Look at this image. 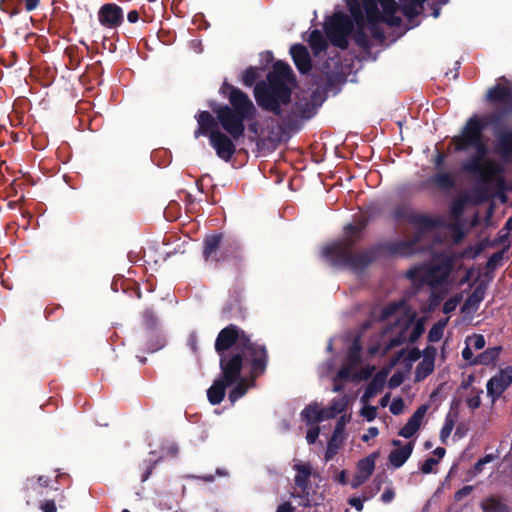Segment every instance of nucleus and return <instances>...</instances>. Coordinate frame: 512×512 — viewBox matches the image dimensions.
I'll return each instance as SVG.
<instances>
[{"mask_svg":"<svg viewBox=\"0 0 512 512\" xmlns=\"http://www.w3.org/2000/svg\"><path fill=\"white\" fill-rule=\"evenodd\" d=\"M499 153L503 157L512 155V130L502 131L496 134Z\"/></svg>","mask_w":512,"mask_h":512,"instance_id":"412c9836","label":"nucleus"},{"mask_svg":"<svg viewBox=\"0 0 512 512\" xmlns=\"http://www.w3.org/2000/svg\"><path fill=\"white\" fill-rule=\"evenodd\" d=\"M223 235L221 233L210 234L205 236L203 240V258L205 261H213L221 263L230 257L238 258L239 246L236 244H228L221 247Z\"/></svg>","mask_w":512,"mask_h":512,"instance_id":"6e6552de","label":"nucleus"},{"mask_svg":"<svg viewBox=\"0 0 512 512\" xmlns=\"http://www.w3.org/2000/svg\"><path fill=\"white\" fill-rule=\"evenodd\" d=\"M436 354H437L436 348L434 346L428 345L423 350V356H424L423 361H431L432 363H434Z\"/></svg>","mask_w":512,"mask_h":512,"instance_id":"8fccbe9b","label":"nucleus"},{"mask_svg":"<svg viewBox=\"0 0 512 512\" xmlns=\"http://www.w3.org/2000/svg\"><path fill=\"white\" fill-rule=\"evenodd\" d=\"M379 20H374L373 22H368L369 30L374 39L383 41L385 39V34L383 29L378 24Z\"/></svg>","mask_w":512,"mask_h":512,"instance_id":"79ce46f5","label":"nucleus"},{"mask_svg":"<svg viewBox=\"0 0 512 512\" xmlns=\"http://www.w3.org/2000/svg\"><path fill=\"white\" fill-rule=\"evenodd\" d=\"M363 9L366 13L367 21L373 22L374 20H380V12L377 6L376 0H362Z\"/></svg>","mask_w":512,"mask_h":512,"instance_id":"7c9ffc66","label":"nucleus"},{"mask_svg":"<svg viewBox=\"0 0 512 512\" xmlns=\"http://www.w3.org/2000/svg\"><path fill=\"white\" fill-rule=\"evenodd\" d=\"M434 370V363L431 361H422L416 369V376L417 378L420 377H427L430 375Z\"/></svg>","mask_w":512,"mask_h":512,"instance_id":"a19ab883","label":"nucleus"},{"mask_svg":"<svg viewBox=\"0 0 512 512\" xmlns=\"http://www.w3.org/2000/svg\"><path fill=\"white\" fill-rule=\"evenodd\" d=\"M363 226L348 224V235L322 249V257L337 268L362 271L379 257H408L416 254L420 236L409 240L383 241L376 245L353 252L354 246L362 237Z\"/></svg>","mask_w":512,"mask_h":512,"instance_id":"f03ea898","label":"nucleus"},{"mask_svg":"<svg viewBox=\"0 0 512 512\" xmlns=\"http://www.w3.org/2000/svg\"><path fill=\"white\" fill-rule=\"evenodd\" d=\"M458 302H459L458 298L448 299L443 305V312L445 314H449V313L453 312L456 309Z\"/></svg>","mask_w":512,"mask_h":512,"instance_id":"864d4df0","label":"nucleus"},{"mask_svg":"<svg viewBox=\"0 0 512 512\" xmlns=\"http://www.w3.org/2000/svg\"><path fill=\"white\" fill-rule=\"evenodd\" d=\"M258 76V69L256 67H249L242 74V83L247 87H251L255 84Z\"/></svg>","mask_w":512,"mask_h":512,"instance_id":"e433bc0d","label":"nucleus"},{"mask_svg":"<svg viewBox=\"0 0 512 512\" xmlns=\"http://www.w3.org/2000/svg\"><path fill=\"white\" fill-rule=\"evenodd\" d=\"M512 383V366L501 369L499 373L491 377L486 385L487 394L494 403Z\"/></svg>","mask_w":512,"mask_h":512,"instance_id":"f8f14e48","label":"nucleus"},{"mask_svg":"<svg viewBox=\"0 0 512 512\" xmlns=\"http://www.w3.org/2000/svg\"><path fill=\"white\" fill-rule=\"evenodd\" d=\"M41 509L43 512H56V506H55L54 502H52V501L45 502L42 505Z\"/></svg>","mask_w":512,"mask_h":512,"instance_id":"774afa93","label":"nucleus"},{"mask_svg":"<svg viewBox=\"0 0 512 512\" xmlns=\"http://www.w3.org/2000/svg\"><path fill=\"white\" fill-rule=\"evenodd\" d=\"M509 115H512V111H508L507 107H504L501 110H497L486 115L483 123L486 124V127L491 126L495 131H497L502 127L505 118Z\"/></svg>","mask_w":512,"mask_h":512,"instance_id":"aec40b11","label":"nucleus"},{"mask_svg":"<svg viewBox=\"0 0 512 512\" xmlns=\"http://www.w3.org/2000/svg\"><path fill=\"white\" fill-rule=\"evenodd\" d=\"M356 365H352L348 362L343 364L336 374V379L348 380L352 376V370Z\"/></svg>","mask_w":512,"mask_h":512,"instance_id":"c03bdc74","label":"nucleus"},{"mask_svg":"<svg viewBox=\"0 0 512 512\" xmlns=\"http://www.w3.org/2000/svg\"><path fill=\"white\" fill-rule=\"evenodd\" d=\"M481 393H483V391H480L476 395H472V396L468 397L467 404L470 408L476 409V408L480 407V405H481L480 394Z\"/></svg>","mask_w":512,"mask_h":512,"instance_id":"5fc2aeb1","label":"nucleus"},{"mask_svg":"<svg viewBox=\"0 0 512 512\" xmlns=\"http://www.w3.org/2000/svg\"><path fill=\"white\" fill-rule=\"evenodd\" d=\"M392 445L395 449L389 454V463L395 468H400L410 457L414 447L413 442L402 445L399 440H393Z\"/></svg>","mask_w":512,"mask_h":512,"instance_id":"dca6fc26","label":"nucleus"},{"mask_svg":"<svg viewBox=\"0 0 512 512\" xmlns=\"http://www.w3.org/2000/svg\"><path fill=\"white\" fill-rule=\"evenodd\" d=\"M482 250V245H479L478 247L468 246L460 253V256L462 258L474 259L482 252Z\"/></svg>","mask_w":512,"mask_h":512,"instance_id":"49530a36","label":"nucleus"},{"mask_svg":"<svg viewBox=\"0 0 512 512\" xmlns=\"http://www.w3.org/2000/svg\"><path fill=\"white\" fill-rule=\"evenodd\" d=\"M300 416H327L325 414L324 408L320 406L317 402H313L309 405H307L302 412L300 413Z\"/></svg>","mask_w":512,"mask_h":512,"instance_id":"4c0bfd02","label":"nucleus"},{"mask_svg":"<svg viewBox=\"0 0 512 512\" xmlns=\"http://www.w3.org/2000/svg\"><path fill=\"white\" fill-rule=\"evenodd\" d=\"M405 306L404 300L393 301L388 303L383 307L380 316L378 317V321L383 322L390 319L392 316L396 315L400 310H402Z\"/></svg>","mask_w":512,"mask_h":512,"instance_id":"b1692460","label":"nucleus"},{"mask_svg":"<svg viewBox=\"0 0 512 512\" xmlns=\"http://www.w3.org/2000/svg\"><path fill=\"white\" fill-rule=\"evenodd\" d=\"M361 349L362 347L359 338H355L348 349L346 362L352 365H357L361 360Z\"/></svg>","mask_w":512,"mask_h":512,"instance_id":"a878e982","label":"nucleus"},{"mask_svg":"<svg viewBox=\"0 0 512 512\" xmlns=\"http://www.w3.org/2000/svg\"><path fill=\"white\" fill-rule=\"evenodd\" d=\"M402 383V375L394 374L389 380V386L391 388L397 387Z\"/></svg>","mask_w":512,"mask_h":512,"instance_id":"0e129e2a","label":"nucleus"},{"mask_svg":"<svg viewBox=\"0 0 512 512\" xmlns=\"http://www.w3.org/2000/svg\"><path fill=\"white\" fill-rule=\"evenodd\" d=\"M381 385H379L376 381H372L366 388L365 396H371L380 391Z\"/></svg>","mask_w":512,"mask_h":512,"instance_id":"13d9d810","label":"nucleus"},{"mask_svg":"<svg viewBox=\"0 0 512 512\" xmlns=\"http://www.w3.org/2000/svg\"><path fill=\"white\" fill-rule=\"evenodd\" d=\"M234 384H235V387L229 393V400L232 403H234L235 401L240 399L242 396H244L248 390V381L246 378L242 377L241 374H240V379Z\"/></svg>","mask_w":512,"mask_h":512,"instance_id":"393cba45","label":"nucleus"},{"mask_svg":"<svg viewBox=\"0 0 512 512\" xmlns=\"http://www.w3.org/2000/svg\"><path fill=\"white\" fill-rule=\"evenodd\" d=\"M347 6L357 26H364V15L358 0H347Z\"/></svg>","mask_w":512,"mask_h":512,"instance_id":"bb28decb","label":"nucleus"},{"mask_svg":"<svg viewBox=\"0 0 512 512\" xmlns=\"http://www.w3.org/2000/svg\"><path fill=\"white\" fill-rule=\"evenodd\" d=\"M346 406L347 402L344 399L335 400L328 408H324V411L326 415L337 416L345 411Z\"/></svg>","mask_w":512,"mask_h":512,"instance_id":"c9c22d12","label":"nucleus"},{"mask_svg":"<svg viewBox=\"0 0 512 512\" xmlns=\"http://www.w3.org/2000/svg\"><path fill=\"white\" fill-rule=\"evenodd\" d=\"M290 54L298 71L302 74L308 73L312 68V61L308 49L300 43L290 48Z\"/></svg>","mask_w":512,"mask_h":512,"instance_id":"4468645a","label":"nucleus"},{"mask_svg":"<svg viewBox=\"0 0 512 512\" xmlns=\"http://www.w3.org/2000/svg\"><path fill=\"white\" fill-rule=\"evenodd\" d=\"M353 40L354 42L363 50H369L371 47V43L368 35L364 30V26H357L356 30H353Z\"/></svg>","mask_w":512,"mask_h":512,"instance_id":"c85d7f7f","label":"nucleus"},{"mask_svg":"<svg viewBox=\"0 0 512 512\" xmlns=\"http://www.w3.org/2000/svg\"><path fill=\"white\" fill-rule=\"evenodd\" d=\"M450 274V265H433L431 267L414 266L406 272V277L412 282L415 292L423 286L437 288L446 282Z\"/></svg>","mask_w":512,"mask_h":512,"instance_id":"423d86ee","label":"nucleus"},{"mask_svg":"<svg viewBox=\"0 0 512 512\" xmlns=\"http://www.w3.org/2000/svg\"><path fill=\"white\" fill-rule=\"evenodd\" d=\"M420 428L418 418H411L408 423L399 431V435L404 438L412 437Z\"/></svg>","mask_w":512,"mask_h":512,"instance_id":"72a5a7b5","label":"nucleus"},{"mask_svg":"<svg viewBox=\"0 0 512 512\" xmlns=\"http://www.w3.org/2000/svg\"><path fill=\"white\" fill-rule=\"evenodd\" d=\"M309 45L314 55H319L321 52L326 51L328 43L324 35L319 30H313L309 36Z\"/></svg>","mask_w":512,"mask_h":512,"instance_id":"4be33fe9","label":"nucleus"},{"mask_svg":"<svg viewBox=\"0 0 512 512\" xmlns=\"http://www.w3.org/2000/svg\"><path fill=\"white\" fill-rule=\"evenodd\" d=\"M456 425V419L455 418H448L445 421V424L443 425L440 433V439L443 443H446L448 437L451 435L452 430H454Z\"/></svg>","mask_w":512,"mask_h":512,"instance_id":"58836bf2","label":"nucleus"},{"mask_svg":"<svg viewBox=\"0 0 512 512\" xmlns=\"http://www.w3.org/2000/svg\"><path fill=\"white\" fill-rule=\"evenodd\" d=\"M424 331H425V324H424L423 319L417 320V322L415 323V325L410 333L409 342L411 344L415 343L420 338V336L424 333Z\"/></svg>","mask_w":512,"mask_h":512,"instance_id":"ea45409f","label":"nucleus"},{"mask_svg":"<svg viewBox=\"0 0 512 512\" xmlns=\"http://www.w3.org/2000/svg\"><path fill=\"white\" fill-rule=\"evenodd\" d=\"M100 25L106 29H117L124 22V11L116 3L103 4L97 13Z\"/></svg>","mask_w":512,"mask_h":512,"instance_id":"9d476101","label":"nucleus"},{"mask_svg":"<svg viewBox=\"0 0 512 512\" xmlns=\"http://www.w3.org/2000/svg\"><path fill=\"white\" fill-rule=\"evenodd\" d=\"M445 159H446L445 153H443L441 151H437L435 158H434L435 167H437V168L442 167L445 162Z\"/></svg>","mask_w":512,"mask_h":512,"instance_id":"680f3d73","label":"nucleus"},{"mask_svg":"<svg viewBox=\"0 0 512 512\" xmlns=\"http://www.w3.org/2000/svg\"><path fill=\"white\" fill-rule=\"evenodd\" d=\"M296 81L290 65L278 60L267 74V81H261L254 88L257 104L265 111L282 119V106L291 102L292 90L289 84Z\"/></svg>","mask_w":512,"mask_h":512,"instance_id":"39448f33","label":"nucleus"},{"mask_svg":"<svg viewBox=\"0 0 512 512\" xmlns=\"http://www.w3.org/2000/svg\"><path fill=\"white\" fill-rule=\"evenodd\" d=\"M219 93L228 99L229 104L211 107L225 133L214 132L210 144L220 159L229 162L236 152L233 140L244 136L245 121H253L257 109L245 92L227 81L222 83Z\"/></svg>","mask_w":512,"mask_h":512,"instance_id":"7ed1b4c3","label":"nucleus"},{"mask_svg":"<svg viewBox=\"0 0 512 512\" xmlns=\"http://www.w3.org/2000/svg\"><path fill=\"white\" fill-rule=\"evenodd\" d=\"M393 219L398 223H408L422 229H433L437 227L438 221L426 214L416 212L408 204H400L392 211Z\"/></svg>","mask_w":512,"mask_h":512,"instance_id":"1a4fd4ad","label":"nucleus"},{"mask_svg":"<svg viewBox=\"0 0 512 512\" xmlns=\"http://www.w3.org/2000/svg\"><path fill=\"white\" fill-rule=\"evenodd\" d=\"M445 326V321H438L435 323L428 332V341L431 343L440 341L443 337Z\"/></svg>","mask_w":512,"mask_h":512,"instance_id":"473e14b6","label":"nucleus"},{"mask_svg":"<svg viewBox=\"0 0 512 512\" xmlns=\"http://www.w3.org/2000/svg\"><path fill=\"white\" fill-rule=\"evenodd\" d=\"M336 435L331 439L330 443L328 444L327 451L325 458L326 460H329L333 457V455L336 453L337 446L335 445Z\"/></svg>","mask_w":512,"mask_h":512,"instance_id":"4d7b16f0","label":"nucleus"},{"mask_svg":"<svg viewBox=\"0 0 512 512\" xmlns=\"http://www.w3.org/2000/svg\"><path fill=\"white\" fill-rule=\"evenodd\" d=\"M437 463H438V460H436V459H434V458H429V459H427V460L423 463V465H422V467H421L422 472H423V473H425V474H428V473L432 472V471H433L434 466H435V465H437Z\"/></svg>","mask_w":512,"mask_h":512,"instance_id":"6e6d98bb","label":"nucleus"},{"mask_svg":"<svg viewBox=\"0 0 512 512\" xmlns=\"http://www.w3.org/2000/svg\"><path fill=\"white\" fill-rule=\"evenodd\" d=\"M319 432H320L319 426L315 423H311L310 427L307 431V435H306V439L309 444H312L316 441V439L319 435Z\"/></svg>","mask_w":512,"mask_h":512,"instance_id":"de8ad7c7","label":"nucleus"},{"mask_svg":"<svg viewBox=\"0 0 512 512\" xmlns=\"http://www.w3.org/2000/svg\"><path fill=\"white\" fill-rule=\"evenodd\" d=\"M404 2L402 12L409 19L416 18L420 15L422 8L415 4L412 0H402Z\"/></svg>","mask_w":512,"mask_h":512,"instance_id":"f704fd0d","label":"nucleus"},{"mask_svg":"<svg viewBox=\"0 0 512 512\" xmlns=\"http://www.w3.org/2000/svg\"><path fill=\"white\" fill-rule=\"evenodd\" d=\"M470 201L468 195L459 196L456 198L450 207V213L454 218H459L464 213L467 203Z\"/></svg>","mask_w":512,"mask_h":512,"instance_id":"c756f323","label":"nucleus"},{"mask_svg":"<svg viewBox=\"0 0 512 512\" xmlns=\"http://www.w3.org/2000/svg\"><path fill=\"white\" fill-rule=\"evenodd\" d=\"M486 124L478 116L470 117L461 130V134L453 137L452 144L455 151L462 152L473 147L476 154L462 164L464 172L477 176L483 185L476 189L477 200L482 202L487 198V184L498 179L503 173L502 166L494 160H484L488 149L483 140Z\"/></svg>","mask_w":512,"mask_h":512,"instance_id":"20e7f679","label":"nucleus"},{"mask_svg":"<svg viewBox=\"0 0 512 512\" xmlns=\"http://www.w3.org/2000/svg\"><path fill=\"white\" fill-rule=\"evenodd\" d=\"M501 351V346L488 348L473 359L472 365H491L499 358Z\"/></svg>","mask_w":512,"mask_h":512,"instance_id":"6ab92c4d","label":"nucleus"},{"mask_svg":"<svg viewBox=\"0 0 512 512\" xmlns=\"http://www.w3.org/2000/svg\"><path fill=\"white\" fill-rule=\"evenodd\" d=\"M360 416H377V408L374 406L364 407L360 412Z\"/></svg>","mask_w":512,"mask_h":512,"instance_id":"e2e57ef3","label":"nucleus"},{"mask_svg":"<svg viewBox=\"0 0 512 512\" xmlns=\"http://www.w3.org/2000/svg\"><path fill=\"white\" fill-rule=\"evenodd\" d=\"M195 119L197 121L198 127L194 131V137L198 139L200 136H208L211 139V135L214 132H220L219 130V121L213 117V115L208 111H200Z\"/></svg>","mask_w":512,"mask_h":512,"instance_id":"ddd939ff","label":"nucleus"},{"mask_svg":"<svg viewBox=\"0 0 512 512\" xmlns=\"http://www.w3.org/2000/svg\"><path fill=\"white\" fill-rule=\"evenodd\" d=\"M485 292V285L483 283L479 284L466 299L462 310H472L474 312L477 311L480 303L484 300Z\"/></svg>","mask_w":512,"mask_h":512,"instance_id":"a211bd4d","label":"nucleus"},{"mask_svg":"<svg viewBox=\"0 0 512 512\" xmlns=\"http://www.w3.org/2000/svg\"><path fill=\"white\" fill-rule=\"evenodd\" d=\"M390 412L394 415H399L403 412L404 409V401L402 398H396L392 401L390 405Z\"/></svg>","mask_w":512,"mask_h":512,"instance_id":"09e8293b","label":"nucleus"},{"mask_svg":"<svg viewBox=\"0 0 512 512\" xmlns=\"http://www.w3.org/2000/svg\"><path fill=\"white\" fill-rule=\"evenodd\" d=\"M421 357V352L418 348H412L408 353V359L410 361H417Z\"/></svg>","mask_w":512,"mask_h":512,"instance_id":"69168bd1","label":"nucleus"},{"mask_svg":"<svg viewBox=\"0 0 512 512\" xmlns=\"http://www.w3.org/2000/svg\"><path fill=\"white\" fill-rule=\"evenodd\" d=\"M376 454H372L359 461L357 472L351 481V486L357 488L372 475L375 468Z\"/></svg>","mask_w":512,"mask_h":512,"instance_id":"2eb2a0df","label":"nucleus"},{"mask_svg":"<svg viewBox=\"0 0 512 512\" xmlns=\"http://www.w3.org/2000/svg\"><path fill=\"white\" fill-rule=\"evenodd\" d=\"M433 183L442 190H450L455 186L453 177L446 172L438 173L432 178Z\"/></svg>","mask_w":512,"mask_h":512,"instance_id":"cd10ccee","label":"nucleus"},{"mask_svg":"<svg viewBox=\"0 0 512 512\" xmlns=\"http://www.w3.org/2000/svg\"><path fill=\"white\" fill-rule=\"evenodd\" d=\"M143 326L147 331L153 332L158 325V318L151 308H147L142 313Z\"/></svg>","mask_w":512,"mask_h":512,"instance_id":"2f4dec72","label":"nucleus"},{"mask_svg":"<svg viewBox=\"0 0 512 512\" xmlns=\"http://www.w3.org/2000/svg\"><path fill=\"white\" fill-rule=\"evenodd\" d=\"M24 3V8L27 12L34 11L38 8L40 4V0H22Z\"/></svg>","mask_w":512,"mask_h":512,"instance_id":"bf43d9fd","label":"nucleus"},{"mask_svg":"<svg viewBox=\"0 0 512 512\" xmlns=\"http://www.w3.org/2000/svg\"><path fill=\"white\" fill-rule=\"evenodd\" d=\"M455 419H456V425L454 428V430H455L454 437H456L457 439H460L466 434L468 428L461 421H459L458 418H455Z\"/></svg>","mask_w":512,"mask_h":512,"instance_id":"603ef678","label":"nucleus"},{"mask_svg":"<svg viewBox=\"0 0 512 512\" xmlns=\"http://www.w3.org/2000/svg\"><path fill=\"white\" fill-rule=\"evenodd\" d=\"M296 470L295 482L297 486L306 488L312 473V468L308 463H298L294 466Z\"/></svg>","mask_w":512,"mask_h":512,"instance_id":"5701e85b","label":"nucleus"},{"mask_svg":"<svg viewBox=\"0 0 512 512\" xmlns=\"http://www.w3.org/2000/svg\"><path fill=\"white\" fill-rule=\"evenodd\" d=\"M472 341V345L475 349L480 350L485 346V338L482 334H474L469 338Z\"/></svg>","mask_w":512,"mask_h":512,"instance_id":"3c124183","label":"nucleus"},{"mask_svg":"<svg viewBox=\"0 0 512 512\" xmlns=\"http://www.w3.org/2000/svg\"><path fill=\"white\" fill-rule=\"evenodd\" d=\"M462 357L464 360L468 361L470 365H472V361L475 359V357L469 345H466V347L462 350Z\"/></svg>","mask_w":512,"mask_h":512,"instance_id":"052dcab7","label":"nucleus"},{"mask_svg":"<svg viewBox=\"0 0 512 512\" xmlns=\"http://www.w3.org/2000/svg\"><path fill=\"white\" fill-rule=\"evenodd\" d=\"M324 30L328 40L341 50L348 48L347 37L354 30L353 20L342 12H335L324 24Z\"/></svg>","mask_w":512,"mask_h":512,"instance_id":"0eeeda50","label":"nucleus"},{"mask_svg":"<svg viewBox=\"0 0 512 512\" xmlns=\"http://www.w3.org/2000/svg\"><path fill=\"white\" fill-rule=\"evenodd\" d=\"M214 349L219 356L220 377L207 390L211 404H219L227 387L240 379L244 366L249 369V379L254 382L265 374L269 353L264 344L252 341L251 336L235 324L221 329L215 339Z\"/></svg>","mask_w":512,"mask_h":512,"instance_id":"f257e3e1","label":"nucleus"},{"mask_svg":"<svg viewBox=\"0 0 512 512\" xmlns=\"http://www.w3.org/2000/svg\"><path fill=\"white\" fill-rule=\"evenodd\" d=\"M406 328H407V325L400 333H398V335H396L395 337H393L389 340L388 344L385 347V351H389L390 349L401 346L406 341V338L404 335Z\"/></svg>","mask_w":512,"mask_h":512,"instance_id":"37998d69","label":"nucleus"},{"mask_svg":"<svg viewBox=\"0 0 512 512\" xmlns=\"http://www.w3.org/2000/svg\"><path fill=\"white\" fill-rule=\"evenodd\" d=\"M487 100L491 103H502L508 111H512V89L500 84L494 85L487 91Z\"/></svg>","mask_w":512,"mask_h":512,"instance_id":"f3484780","label":"nucleus"},{"mask_svg":"<svg viewBox=\"0 0 512 512\" xmlns=\"http://www.w3.org/2000/svg\"><path fill=\"white\" fill-rule=\"evenodd\" d=\"M382 6L384 13L387 16H393L397 10V3L395 0H376Z\"/></svg>","mask_w":512,"mask_h":512,"instance_id":"a18cd8bd","label":"nucleus"},{"mask_svg":"<svg viewBox=\"0 0 512 512\" xmlns=\"http://www.w3.org/2000/svg\"><path fill=\"white\" fill-rule=\"evenodd\" d=\"M351 506H353L357 511L363 510V500L360 498H351L349 500Z\"/></svg>","mask_w":512,"mask_h":512,"instance_id":"338daca9","label":"nucleus"},{"mask_svg":"<svg viewBox=\"0 0 512 512\" xmlns=\"http://www.w3.org/2000/svg\"><path fill=\"white\" fill-rule=\"evenodd\" d=\"M316 113L315 105L304 99L297 101L292 108V111L287 115H283V124L290 129H298V119L308 120Z\"/></svg>","mask_w":512,"mask_h":512,"instance_id":"9b49d317","label":"nucleus"}]
</instances>
